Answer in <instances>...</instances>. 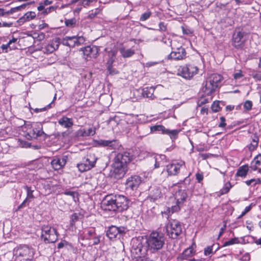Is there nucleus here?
I'll return each mask as SVG.
<instances>
[{
	"label": "nucleus",
	"instance_id": "obj_1",
	"mask_svg": "<svg viewBox=\"0 0 261 261\" xmlns=\"http://www.w3.org/2000/svg\"><path fill=\"white\" fill-rule=\"evenodd\" d=\"M165 238L164 234L157 231H152L147 237V247L152 252L161 250L165 244Z\"/></svg>",
	"mask_w": 261,
	"mask_h": 261
},
{
	"label": "nucleus",
	"instance_id": "obj_2",
	"mask_svg": "<svg viewBox=\"0 0 261 261\" xmlns=\"http://www.w3.org/2000/svg\"><path fill=\"white\" fill-rule=\"evenodd\" d=\"M35 253V249L28 245H20L13 250L15 261H32Z\"/></svg>",
	"mask_w": 261,
	"mask_h": 261
},
{
	"label": "nucleus",
	"instance_id": "obj_3",
	"mask_svg": "<svg viewBox=\"0 0 261 261\" xmlns=\"http://www.w3.org/2000/svg\"><path fill=\"white\" fill-rule=\"evenodd\" d=\"M223 80V76L217 73H214L208 76L202 88L205 95H210L214 92Z\"/></svg>",
	"mask_w": 261,
	"mask_h": 261
},
{
	"label": "nucleus",
	"instance_id": "obj_4",
	"mask_svg": "<svg viewBox=\"0 0 261 261\" xmlns=\"http://www.w3.org/2000/svg\"><path fill=\"white\" fill-rule=\"evenodd\" d=\"M41 123H25L22 129L25 133V136L28 139H36L44 134Z\"/></svg>",
	"mask_w": 261,
	"mask_h": 261
},
{
	"label": "nucleus",
	"instance_id": "obj_5",
	"mask_svg": "<svg viewBox=\"0 0 261 261\" xmlns=\"http://www.w3.org/2000/svg\"><path fill=\"white\" fill-rule=\"evenodd\" d=\"M41 239L45 243H53L58 240V234L56 228L48 225H44L41 228Z\"/></svg>",
	"mask_w": 261,
	"mask_h": 261
},
{
	"label": "nucleus",
	"instance_id": "obj_6",
	"mask_svg": "<svg viewBox=\"0 0 261 261\" xmlns=\"http://www.w3.org/2000/svg\"><path fill=\"white\" fill-rule=\"evenodd\" d=\"M97 160L95 154L90 153L83 159L80 163L77 164V167L82 172L88 171L95 167Z\"/></svg>",
	"mask_w": 261,
	"mask_h": 261
},
{
	"label": "nucleus",
	"instance_id": "obj_7",
	"mask_svg": "<svg viewBox=\"0 0 261 261\" xmlns=\"http://www.w3.org/2000/svg\"><path fill=\"white\" fill-rule=\"evenodd\" d=\"M166 229L167 236L173 239L177 238L182 231L180 222L175 219L169 220Z\"/></svg>",
	"mask_w": 261,
	"mask_h": 261
},
{
	"label": "nucleus",
	"instance_id": "obj_8",
	"mask_svg": "<svg viewBox=\"0 0 261 261\" xmlns=\"http://www.w3.org/2000/svg\"><path fill=\"white\" fill-rule=\"evenodd\" d=\"M198 68L197 66L188 64L180 66L178 69V74L186 79H190L198 72Z\"/></svg>",
	"mask_w": 261,
	"mask_h": 261
},
{
	"label": "nucleus",
	"instance_id": "obj_9",
	"mask_svg": "<svg viewBox=\"0 0 261 261\" xmlns=\"http://www.w3.org/2000/svg\"><path fill=\"white\" fill-rule=\"evenodd\" d=\"M150 130L152 132H161L162 134L168 135L170 139L173 140L177 138L178 135L180 131L179 129L170 130L166 128L165 127L162 125L152 126L150 127Z\"/></svg>",
	"mask_w": 261,
	"mask_h": 261
},
{
	"label": "nucleus",
	"instance_id": "obj_10",
	"mask_svg": "<svg viewBox=\"0 0 261 261\" xmlns=\"http://www.w3.org/2000/svg\"><path fill=\"white\" fill-rule=\"evenodd\" d=\"M101 207L105 211L116 212V195L106 196L102 201Z\"/></svg>",
	"mask_w": 261,
	"mask_h": 261
},
{
	"label": "nucleus",
	"instance_id": "obj_11",
	"mask_svg": "<svg viewBox=\"0 0 261 261\" xmlns=\"http://www.w3.org/2000/svg\"><path fill=\"white\" fill-rule=\"evenodd\" d=\"M142 182L141 177L137 175H132L126 180L125 186L127 191L132 192L136 190Z\"/></svg>",
	"mask_w": 261,
	"mask_h": 261
},
{
	"label": "nucleus",
	"instance_id": "obj_12",
	"mask_svg": "<svg viewBox=\"0 0 261 261\" xmlns=\"http://www.w3.org/2000/svg\"><path fill=\"white\" fill-rule=\"evenodd\" d=\"M85 41V39L83 36H66L63 38L61 43L64 45H66L70 47H73L75 45H79L83 43Z\"/></svg>",
	"mask_w": 261,
	"mask_h": 261
},
{
	"label": "nucleus",
	"instance_id": "obj_13",
	"mask_svg": "<svg viewBox=\"0 0 261 261\" xmlns=\"http://www.w3.org/2000/svg\"><path fill=\"white\" fill-rule=\"evenodd\" d=\"M132 159V156L129 152L127 151L119 152L115 157L113 164L118 166H127V164L131 161Z\"/></svg>",
	"mask_w": 261,
	"mask_h": 261
},
{
	"label": "nucleus",
	"instance_id": "obj_14",
	"mask_svg": "<svg viewBox=\"0 0 261 261\" xmlns=\"http://www.w3.org/2000/svg\"><path fill=\"white\" fill-rule=\"evenodd\" d=\"M147 248L143 244L137 241L136 245L134 244L131 250V253L135 258H141L144 257L146 254Z\"/></svg>",
	"mask_w": 261,
	"mask_h": 261
},
{
	"label": "nucleus",
	"instance_id": "obj_15",
	"mask_svg": "<svg viewBox=\"0 0 261 261\" xmlns=\"http://www.w3.org/2000/svg\"><path fill=\"white\" fill-rule=\"evenodd\" d=\"M127 229L125 227H118L115 226H110L107 231V236L110 239L113 240L118 237L120 238L121 236L126 233Z\"/></svg>",
	"mask_w": 261,
	"mask_h": 261
},
{
	"label": "nucleus",
	"instance_id": "obj_16",
	"mask_svg": "<svg viewBox=\"0 0 261 261\" xmlns=\"http://www.w3.org/2000/svg\"><path fill=\"white\" fill-rule=\"evenodd\" d=\"M128 200L126 197L116 195V211L120 212L126 210L128 207Z\"/></svg>",
	"mask_w": 261,
	"mask_h": 261
},
{
	"label": "nucleus",
	"instance_id": "obj_17",
	"mask_svg": "<svg viewBox=\"0 0 261 261\" xmlns=\"http://www.w3.org/2000/svg\"><path fill=\"white\" fill-rule=\"evenodd\" d=\"M60 44V41L59 38H56L53 39L44 47H42V50L45 54H51L58 48Z\"/></svg>",
	"mask_w": 261,
	"mask_h": 261
},
{
	"label": "nucleus",
	"instance_id": "obj_18",
	"mask_svg": "<svg viewBox=\"0 0 261 261\" xmlns=\"http://www.w3.org/2000/svg\"><path fill=\"white\" fill-rule=\"evenodd\" d=\"M185 165L184 161L172 163L166 166V170L170 176L176 175L179 171L180 168Z\"/></svg>",
	"mask_w": 261,
	"mask_h": 261
},
{
	"label": "nucleus",
	"instance_id": "obj_19",
	"mask_svg": "<svg viewBox=\"0 0 261 261\" xmlns=\"http://www.w3.org/2000/svg\"><path fill=\"white\" fill-rule=\"evenodd\" d=\"M113 176L116 179H121L123 177L127 171V166H118L114 164Z\"/></svg>",
	"mask_w": 261,
	"mask_h": 261
},
{
	"label": "nucleus",
	"instance_id": "obj_20",
	"mask_svg": "<svg viewBox=\"0 0 261 261\" xmlns=\"http://www.w3.org/2000/svg\"><path fill=\"white\" fill-rule=\"evenodd\" d=\"M186 56V51L184 47L177 48L176 50L172 51L168 56V58L175 60H180L184 59Z\"/></svg>",
	"mask_w": 261,
	"mask_h": 261
},
{
	"label": "nucleus",
	"instance_id": "obj_21",
	"mask_svg": "<svg viewBox=\"0 0 261 261\" xmlns=\"http://www.w3.org/2000/svg\"><path fill=\"white\" fill-rule=\"evenodd\" d=\"M83 54L86 56V59L95 58L98 54V49L95 46H87L83 49Z\"/></svg>",
	"mask_w": 261,
	"mask_h": 261
},
{
	"label": "nucleus",
	"instance_id": "obj_22",
	"mask_svg": "<svg viewBox=\"0 0 261 261\" xmlns=\"http://www.w3.org/2000/svg\"><path fill=\"white\" fill-rule=\"evenodd\" d=\"M67 162L65 157L59 158L55 156L51 162V165L55 170H58L63 168Z\"/></svg>",
	"mask_w": 261,
	"mask_h": 261
},
{
	"label": "nucleus",
	"instance_id": "obj_23",
	"mask_svg": "<svg viewBox=\"0 0 261 261\" xmlns=\"http://www.w3.org/2000/svg\"><path fill=\"white\" fill-rule=\"evenodd\" d=\"M195 251L192 247H189L185 249L184 252L177 257L178 261H182L185 259H189L191 261L195 260L194 259H190V257L194 254Z\"/></svg>",
	"mask_w": 261,
	"mask_h": 261
},
{
	"label": "nucleus",
	"instance_id": "obj_24",
	"mask_svg": "<svg viewBox=\"0 0 261 261\" xmlns=\"http://www.w3.org/2000/svg\"><path fill=\"white\" fill-rule=\"evenodd\" d=\"M58 122L60 125L66 128H70L73 125L72 118H68L65 116H63L59 119Z\"/></svg>",
	"mask_w": 261,
	"mask_h": 261
},
{
	"label": "nucleus",
	"instance_id": "obj_25",
	"mask_svg": "<svg viewBox=\"0 0 261 261\" xmlns=\"http://www.w3.org/2000/svg\"><path fill=\"white\" fill-rule=\"evenodd\" d=\"M244 36V33L241 31H236L233 35V45L235 47H239L242 44V39Z\"/></svg>",
	"mask_w": 261,
	"mask_h": 261
},
{
	"label": "nucleus",
	"instance_id": "obj_26",
	"mask_svg": "<svg viewBox=\"0 0 261 261\" xmlns=\"http://www.w3.org/2000/svg\"><path fill=\"white\" fill-rule=\"evenodd\" d=\"M260 165H261V154H258L251 162L250 167L253 171L258 170V172L260 173L261 169L258 168Z\"/></svg>",
	"mask_w": 261,
	"mask_h": 261
},
{
	"label": "nucleus",
	"instance_id": "obj_27",
	"mask_svg": "<svg viewBox=\"0 0 261 261\" xmlns=\"http://www.w3.org/2000/svg\"><path fill=\"white\" fill-rule=\"evenodd\" d=\"M36 17V13L34 12L29 11L25 13L23 16L18 20V22L23 23L26 21H30Z\"/></svg>",
	"mask_w": 261,
	"mask_h": 261
},
{
	"label": "nucleus",
	"instance_id": "obj_28",
	"mask_svg": "<svg viewBox=\"0 0 261 261\" xmlns=\"http://www.w3.org/2000/svg\"><path fill=\"white\" fill-rule=\"evenodd\" d=\"M155 89L153 87H146L143 89L142 95L144 97L149 98L150 99H154L155 97L153 94Z\"/></svg>",
	"mask_w": 261,
	"mask_h": 261
},
{
	"label": "nucleus",
	"instance_id": "obj_29",
	"mask_svg": "<svg viewBox=\"0 0 261 261\" xmlns=\"http://www.w3.org/2000/svg\"><path fill=\"white\" fill-rule=\"evenodd\" d=\"M187 198V193L184 190H178L175 195V198L178 204H182Z\"/></svg>",
	"mask_w": 261,
	"mask_h": 261
},
{
	"label": "nucleus",
	"instance_id": "obj_30",
	"mask_svg": "<svg viewBox=\"0 0 261 261\" xmlns=\"http://www.w3.org/2000/svg\"><path fill=\"white\" fill-rule=\"evenodd\" d=\"M116 141L115 140H99L97 141V144L103 147H110L112 149L115 148L116 146Z\"/></svg>",
	"mask_w": 261,
	"mask_h": 261
},
{
	"label": "nucleus",
	"instance_id": "obj_31",
	"mask_svg": "<svg viewBox=\"0 0 261 261\" xmlns=\"http://www.w3.org/2000/svg\"><path fill=\"white\" fill-rule=\"evenodd\" d=\"M249 170V167L248 165H244L240 167L236 173V176L242 177H245Z\"/></svg>",
	"mask_w": 261,
	"mask_h": 261
},
{
	"label": "nucleus",
	"instance_id": "obj_32",
	"mask_svg": "<svg viewBox=\"0 0 261 261\" xmlns=\"http://www.w3.org/2000/svg\"><path fill=\"white\" fill-rule=\"evenodd\" d=\"M166 156L164 154L156 155L154 156V167L155 168H158L160 166H163L164 163V161L166 159Z\"/></svg>",
	"mask_w": 261,
	"mask_h": 261
},
{
	"label": "nucleus",
	"instance_id": "obj_33",
	"mask_svg": "<svg viewBox=\"0 0 261 261\" xmlns=\"http://www.w3.org/2000/svg\"><path fill=\"white\" fill-rule=\"evenodd\" d=\"M119 51L123 58H129L135 54V50L129 48L125 49L124 47L119 49Z\"/></svg>",
	"mask_w": 261,
	"mask_h": 261
},
{
	"label": "nucleus",
	"instance_id": "obj_34",
	"mask_svg": "<svg viewBox=\"0 0 261 261\" xmlns=\"http://www.w3.org/2000/svg\"><path fill=\"white\" fill-rule=\"evenodd\" d=\"M161 192L160 189L158 187L155 188H151L150 189V196H151V198L154 200L158 199L159 198L161 197Z\"/></svg>",
	"mask_w": 261,
	"mask_h": 261
},
{
	"label": "nucleus",
	"instance_id": "obj_35",
	"mask_svg": "<svg viewBox=\"0 0 261 261\" xmlns=\"http://www.w3.org/2000/svg\"><path fill=\"white\" fill-rule=\"evenodd\" d=\"M258 143V138L257 136H254L252 141L248 146V149L250 151L254 150L257 147Z\"/></svg>",
	"mask_w": 261,
	"mask_h": 261
},
{
	"label": "nucleus",
	"instance_id": "obj_36",
	"mask_svg": "<svg viewBox=\"0 0 261 261\" xmlns=\"http://www.w3.org/2000/svg\"><path fill=\"white\" fill-rule=\"evenodd\" d=\"M86 232H87L85 234L84 237L86 240H88L89 241L91 240L92 237L96 235L95 229L93 227L88 228L86 230Z\"/></svg>",
	"mask_w": 261,
	"mask_h": 261
},
{
	"label": "nucleus",
	"instance_id": "obj_37",
	"mask_svg": "<svg viewBox=\"0 0 261 261\" xmlns=\"http://www.w3.org/2000/svg\"><path fill=\"white\" fill-rule=\"evenodd\" d=\"M24 188L27 190V198L25 199H27L28 201V200L30 201L31 199H34L35 198V196L33 194L34 190H32L31 187L28 186H25Z\"/></svg>",
	"mask_w": 261,
	"mask_h": 261
},
{
	"label": "nucleus",
	"instance_id": "obj_38",
	"mask_svg": "<svg viewBox=\"0 0 261 261\" xmlns=\"http://www.w3.org/2000/svg\"><path fill=\"white\" fill-rule=\"evenodd\" d=\"M53 1L49 0H44L43 2L39 3V6L37 7V9L39 11H41L44 9V7L46 6L52 4Z\"/></svg>",
	"mask_w": 261,
	"mask_h": 261
},
{
	"label": "nucleus",
	"instance_id": "obj_39",
	"mask_svg": "<svg viewBox=\"0 0 261 261\" xmlns=\"http://www.w3.org/2000/svg\"><path fill=\"white\" fill-rule=\"evenodd\" d=\"M101 235L98 234L96 235L95 236H93L92 237V239L91 240H93L92 242H90L89 243V246H93V245H97L100 242V238H101Z\"/></svg>",
	"mask_w": 261,
	"mask_h": 261
},
{
	"label": "nucleus",
	"instance_id": "obj_40",
	"mask_svg": "<svg viewBox=\"0 0 261 261\" xmlns=\"http://www.w3.org/2000/svg\"><path fill=\"white\" fill-rule=\"evenodd\" d=\"M82 217V215L80 213H74L71 216L70 225L73 226L75 222L79 220Z\"/></svg>",
	"mask_w": 261,
	"mask_h": 261
},
{
	"label": "nucleus",
	"instance_id": "obj_41",
	"mask_svg": "<svg viewBox=\"0 0 261 261\" xmlns=\"http://www.w3.org/2000/svg\"><path fill=\"white\" fill-rule=\"evenodd\" d=\"M56 99V94H55L54 97V99L53 100V101L51 102H50V103H49L48 105H47L46 107H43L42 108H36L35 109H33V111L35 113H39V112H43V111H46L47 109H50L51 108V105L52 103H53L54 101Z\"/></svg>",
	"mask_w": 261,
	"mask_h": 261
},
{
	"label": "nucleus",
	"instance_id": "obj_42",
	"mask_svg": "<svg viewBox=\"0 0 261 261\" xmlns=\"http://www.w3.org/2000/svg\"><path fill=\"white\" fill-rule=\"evenodd\" d=\"M101 12V9L99 8H96L94 10H91L88 16V18L90 19H92L94 18L97 15L100 13Z\"/></svg>",
	"mask_w": 261,
	"mask_h": 261
},
{
	"label": "nucleus",
	"instance_id": "obj_43",
	"mask_svg": "<svg viewBox=\"0 0 261 261\" xmlns=\"http://www.w3.org/2000/svg\"><path fill=\"white\" fill-rule=\"evenodd\" d=\"M231 187V186L230 182H228L226 183L225 184L224 186L223 187V188L220 190V194L223 195V194L227 193L229 192V191L230 190Z\"/></svg>",
	"mask_w": 261,
	"mask_h": 261
},
{
	"label": "nucleus",
	"instance_id": "obj_44",
	"mask_svg": "<svg viewBox=\"0 0 261 261\" xmlns=\"http://www.w3.org/2000/svg\"><path fill=\"white\" fill-rule=\"evenodd\" d=\"M239 243V241L238 238H234L230 240L225 242L223 245V247H226L229 245H232L235 244H238Z\"/></svg>",
	"mask_w": 261,
	"mask_h": 261
},
{
	"label": "nucleus",
	"instance_id": "obj_45",
	"mask_svg": "<svg viewBox=\"0 0 261 261\" xmlns=\"http://www.w3.org/2000/svg\"><path fill=\"white\" fill-rule=\"evenodd\" d=\"M181 204H178L177 202L176 205H173L171 208L168 209V212L170 214H172L174 212H177L180 210V206Z\"/></svg>",
	"mask_w": 261,
	"mask_h": 261
},
{
	"label": "nucleus",
	"instance_id": "obj_46",
	"mask_svg": "<svg viewBox=\"0 0 261 261\" xmlns=\"http://www.w3.org/2000/svg\"><path fill=\"white\" fill-rule=\"evenodd\" d=\"M97 0H81V5L85 8H87L91 5L94 2H96Z\"/></svg>",
	"mask_w": 261,
	"mask_h": 261
},
{
	"label": "nucleus",
	"instance_id": "obj_47",
	"mask_svg": "<svg viewBox=\"0 0 261 261\" xmlns=\"http://www.w3.org/2000/svg\"><path fill=\"white\" fill-rule=\"evenodd\" d=\"M113 61H108V64H109L107 67V69L111 74H116L118 73V71L116 70L115 69H114L112 66Z\"/></svg>",
	"mask_w": 261,
	"mask_h": 261
},
{
	"label": "nucleus",
	"instance_id": "obj_48",
	"mask_svg": "<svg viewBox=\"0 0 261 261\" xmlns=\"http://www.w3.org/2000/svg\"><path fill=\"white\" fill-rule=\"evenodd\" d=\"M151 12L150 11H147V12L142 14L140 18V20L141 21H144L148 19L151 15Z\"/></svg>",
	"mask_w": 261,
	"mask_h": 261
},
{
	"label": "nucleus",
	"instance_id": "obj_49",
	"mask_svg": "<svg viewBox=\"0 0 261 261\" xmlns=\"http://www.w3.org/2000/svg\"><path fill=\"white\" fill-rule=\"evenodd\" d=\"M245 183L247 185L250 186L252 184H253L254 186L256 185V184H259L260 183V180L259 178H256V179H251L250 180H247L245 181Z\"/></svg>",
	"mask_w": 261,
	"mask_h": 261
},
{
	"label": "nucleus",
	"instance_id": "obj_50",
	"mask_svg": "<svg viewBox=\"0 0 261 261\" xmlns=\"http://www.w3.org/2000/svg\"><path fill=\"white\" fill-rule=\"evenodd\" d=\"M56 9V8L54 6H50L46 9L44 8V10L41 11H42L41 14L44 15H47V14L50 13V12L55 11Z\"/></svg>",
	"mask_w": 261,
	"mask_h": 261
},
{
	"label": "nucleus",
	"instance_id": "obj_51",
	"mask_svg": "<svg viewBox=\"0 0 261 261\" xmlns=\"http://www.w3.org/2000/svg\"><path fill=\"white\" fill-rule=\"evenodd\" d=\"M213 246H214V245L208 246L204 249V254L205 256H208L210 254L213 253Z\"/></svg>",
	"mask_w": 261,
	"mask_h": 261
},
{
	"label": "nucleus",
	"instance_id": "obj_52",
	"mask_svg": "<svg viewBox=\"0 0 261 261\" xmlns=\"http://www.w3.org/2000/svg\"><path fill=\"white\" fill-rule=\"evenodd\" d=\"M212 110L214 112H217L220 110V107L218 102L214 101L211 107Z\"/></svg>",
	"mask_w": 261,
	"mask_h": 261
},
{
	"label": "nucleus",
	"instance_id": "obj_53",
	"mask_svg": "<svg viewBox=\"0 0 261 261\" xmlns=\"http://www.w3.org/2000/svg\"><path fill=\"white\" fill-rule=\"evenodd\" d=\"M252 102L250 100H246L244 103V108L247 110L249 111L252 109Z\"/></svg>",
	"mask_w": 261,
	"mask_h": 261
},
{
	"label": "nucleus",
	"instance_id": "obj_54",
	"mask_svg": "<svg viewBox=\"0 0 261 261\" xmlns=\"http://www.w3.org/2000/svg\"><path fill=\"white\" fill-rule=\"evenodd\" d=\"M233 76V79L235 80L238 81L243 77L244 76V74L242 73V71L241 70H239L238 72L234 73Z\"/></svg>",
	"mask_w": 261,
	"mask_h": 261
},
{
	"label": "nucleus",
	"instance_id": "obj_55",
	"mask_svg": "<svg viewBox=\"0 0 261 261\" xmlns=\"http://www.w3.org/2000/svg\"><path fill=\"white\" fill-rule=\"evenodd\" d=\"M64 194L66 195H68L71 196L73 200L75 201V196H77V193L74 191H65L64 192Z\"/></svg>",
	"mask_w": 261,
	"mask_h": 261
},
{
	"label": "nucleus",
	"instance_id": "obj_56",
	"mask_svg": "<svg viewBox=\"0 0 261 261\" xmlns=\"http://www.w3.org/2000/svg\"><path fill=\"white\" fill-rule=\"evenodd\" d=\"M77 135L79 136L87 137L89 136L88 135L87 130L85 128L80 129L77 132Z\"/></svg>",
	"mask_w": 261,
	"mask_h": 261
},
{
	"label": "nucleus",
	"instance_id": "obj_57",
	"mask_svg": "<svg viewBox=\"0 0 261 261\" xmlns=\"http://www.w3.org/2000/svg\"><path fill=\"white\" fill-rule=\"evenodd\" d=\"M1 48L3 49V50L7 49L8 48H9L10 50H12V49H16V45L11 46L8 42L6 44H3L1 46Z\"/></svg>",
	"mask_w": 261,
	"mask_h": 261
},
{
	"label": "nucleus",
	"instance_id": "obj_58",
	"mask_svg": "<svg viewBox=\"0 0 261 261\" xmlns=\"http://www.w3.org/2000/svg\"><path fill=\"white\" fill-rule=\"evenodd\" d=\"M251 205H249L248 206H246L245 208V210L242 212L241 215L239 216L238 218H241L243 216H244L247 213L249 212L251 210Z\"/></svg>",
	"mask_w": 261,
	"mask_h": 261
},
{
	"label": "nucleus",
	"instance_id": "obj_59",
	"mask_svg": "<svg viewBox=\"0 0 261 261\" xmlns=\"http://www.w3.org/2000/svg\"><path fill=\"white\" fill-rule=\"evenodd\" d=\"M196 176V178L197 180V181L199 182V183H200L201 181L203 180V173H197L195 175Z\"/></svg>",
	"mask_w": 261,
	"mask_h": 261
},
{
	"label": "nucleus",
	"instance_id": "obj_60",
	"mask_svg": "<svg viewBox=\"0 0 261 261\" xmlns=\"http://www.w3.org/2000/svg\"><path fill=\"white\" fill-rule=\"evenodd\" d=\"M159 28L160 31L165 32L167 30V27L163 22H161L159 24Z\"/></svg>",
	"mask_w": 261,
	"mask_h": 261
},
{
	"label": "nucleus",
	"instance_id": "obj_61",
	"mask_svg": "<svg viewBox=\"0 0 261 261\" xmlns=\"http://www.w3.org/2000/svg\"><path fill=\"white\" fill-rule=\"evenodd\" d=\"M75 23L74 19H68L65 21V24L67 27H72Z\"/></svg>",
	"mask_w": 261,
	"mask_h": 261
},
{
	"label": "nucleus",
	"instance_id": "obj_62",
	"mask_svg": "<svg viewBox=\"0 0 261 261\" xmlns=\"http://www.w3.org/2000/svg\"><path fill=\"white\" fill-rule=\"evenodd\" d=\"M252 77L256 81H261V73H255L252 74Z\"/></svg>",
	"mask_w": 261,
	"mask_h": 261
},
{
	"label": "nucleus",
	"instance_id": "obj_63",
	"mask_svg": "<svg viewBox=\"0 0 261 261\" xmlns=\"http://www.w3.org/2000/svg\"><path fill=\"white\" fill-rule=\"evenodd\" d=\"M220 123L219 124V126L220 127H223L226 126V124L225 123V119L224 117H221L220 118Z\"/></svg>",
	"mask_w": 261,
	"mask_h": 261
},
{
	"label": "nucleus",
	"instance_id": "obj_64",
	"mask_svg": "<svg viewBox=\"0 0 261 261\" xmlns=\"http://www.w3.org/2000/svg\"><path fill=\"white\" fill-rule=\"evenodd\" d=\"M87 130L88 135L89 136H93L95 133V129H93L92 127L89 128Z\"/></svg>",
	"mask_w": 261,
	"mask_h": 261
}]
</instances>
